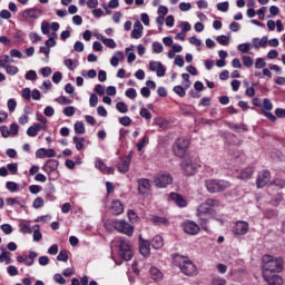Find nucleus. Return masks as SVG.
I'll list each match as a JSON object with an SVG mask.
<instances>
[{"label": "nucleus", "mask_w": 285, "mask_h": 285, "mask_svg": "<svg viewBox=\"0 0 285 285\" xmlns=\"http://www.w3.org/2000/svg\"><path fill=\"white\" fill-rule=\"evenodd\" d=\"M116 108L118 111L126 114L128 112V105H126V102H117Z\"/></svg>", "instance_id": "54"}, {"label": "nucleus", "mask_w": 285, "mask_h": 285, "mask_svg": "<svg viewBox=\"0 0 285 285\" xmlns=\"http://www.w3.org/2000/svg\"><path fill=\"white\" fill-rule=\"evenodd\" d=\"M68 258H69L68 250H66V249L60 250L57 256L58 262H68Z\"/></svg>", "instance_id": "41"}, {"label": "nucleus", "mask_w": 285, "mask_h": 285, "mask_svg": "<svg viewBox=\"0 0 285 285\" xmlns=\"http://www.w3.org/2000/svg\"><path fill=\"white\" fill-rule=\"evenodd\" d=\"M139 240V252L144 257H148L150 255V240L144 239L141 236L138 238Z\"/></svg>", "instance_id": "15"}, {"label": "nucleus", "mask_w": 285, "mask_h": 285, "mask_svg": "<svg viewBox=\"0 0 285 285\" xmlns=\"http://www.w3.org/2000/svg\"><path fill=\"white\" fill-rule=\"evenodd\" d=\"M33 242H41L43 235L41 234V227L39 225H33Z\"/></svg>", "instance_id": "31"}, {"label": "nucleus", "mask_w": 285, "mask_h": 285, "mask_svg": "<svg viewBox=\"0 0 285 285\" xmlns=\"http://www.w3.org/2000/svg\"><path fill=\"white\" fill-rule=\"evenodd\" d=\"M218 199L207 198L196 208V217L198 218V224L203 230H206V233L210 230V227H208L210 215H215V208H218Z\"/></svg>", "instance_id": "1"}, {"label": "nucleus", "mask_w": 285, "mask_h": 285, "mask_svg": "<svg viewBox=\"0 0 285 285\" xmlns=\"http://www.w3.org/2000/svg\"><path fill=\"white\" fill-rule=\"evenodd\" d=\"M6 202L8 206H14V204H17L18 206L23 207L26 205V200L21 199V197L7 198Z\"/></svg>", "instance_id": "28"}, {"label": "nucleus", "mask_w": 285, "mask_h": 285, "mask_svg": "<svg viewBox=\"0 0 285 285\" xmlns=\"http://www.w3.org/2000/svg\"><path fill=\"white\" fill-rule=\"evenodd\" d=\"M181 227H183L184 233H186L187 235H198L199 230H202V228H199L197 223H195L193 220L184 222L181 224Z\"/></svg>", "instance_id": "11"}, {"label": "nucleus", "mask_w": 285, "mask_h": 285, "mask_svg": "<svg viewBox=\"0 0 285 285\" xmlns=\"http://www.w3.org/2000/svg\"><path fill=\"white\" fill-rule=\"evenodd\" d=\"M105 228L107 230H117L122 235H127V237H132V233H135V227L126 219H108L105 222Z\"/></svg>", "instance_id": "3"}, {"label": "nucleus", "mask_w": 285, "mask_h": 285, "mask_svg": "<svg viewBox=\"0 0 285 285\" xmlns=\"http://www.w3.org/2000/svg\"><path fill=\"white\" fill-rule=\"evenodd\" d=\"M153 248L156 250H159L160 248H164V237L156 235L151 242H150Z\"/></svg>", "instance_id": "25"}, {"label": "nucleus", "mask_w": 285, "mask_h": 285, "mask_svg": "<svg viewBox=\"0 0 285 285\" xmlns=\"http://www.w3.org/2000/svg\"><path fill=\"white\" fill-rule=\"evenodd\" d=\"M38 254L37 252H30L27 257H24V264L26 266H32L35 264V259H37Z\"/></svg>", "instance_id": "33"}, {"label": "nucleus", "mask_w": 285, "mask_h": 285, "mask_svg": "<svg viewBox=\"0 0 285 285\" xmlns=\"http://www.w3.org/2000/svg\"><path fill=\"white\" fill-rule=\"evenodd\" d=\"M205 188L212 195L224 193V190H228V188H230V181L224 179H206Z\"/></svg>", "instance_id": "7"}, {"label": "nucleus", "mask_w": 285, "mask_h": 285, "mask_svg": "<svg viewBox=\"0 0 285 285\" xmlns=\"http://www.w3.org/2000/svg\"><path fill=\"white\" fill-rule=\"evenodd\" d=\"M262 268L263 275H273L276 273H282V269L284 268V261L279 257L264 255Z\"/></svg>", "instance_id": "2"}, {"label": "nucleus", "mask_w": 285, "mask_h": 285, "mask_svg": "<svg viewBox=\"0 0 285 285\" xmlns=\"http://www.w3.org/2000/svg\"><path fill=\"white\" fill-rule=\"evenodd\" d=\"M7 170H9V173H11V175H17V173H19V165L17 163L8 164Z\"/></svg>", "instance_id": "39"}, {"label": "nucleus", "mask_w": 285, "mask_h": 285, "mask_svg": "<svg viewBox=\"0 0 285 285\" xmlns=\"http://www.w3.org/2000/svg\"><path fill=\"white\" fill-rule=\"evenodd\" d=\"M169 197H170L171 202H174V204H176V206H178L179 208H186V206H188V203L186 202L184 196H181L177 193H170Z\"/></svg>", "instance_id": "16"}, {"label": "nucleus", "mask_w": 285, "mask_h": 285, "mask_svg": "<svg viewBox=\"0 0 285 285\" xmlns=\"http://www.w3.org/2000/svg\"><path fill=\"white\" fill-rule=\"evenodd\" d=\"M154 184L156 188H166V186L173 184V176L170 174H158L154 178Z\"/></svg>", "instance_id": "9"}, {"label": "nucleus", "mask_w": 285, "mask_h": 285, "mask_svg": "<svg viewBox=\"0 0 285 285\" xmlns=\"http://www.w3.org/2000/svg\"><path fill=\"white\" fill-rule=\"evenodd\" d=\"M263 277H264L265 282L268 285H282V284H284V281L277 274H265V275H263Z\"/></svg>", "instance_id": "17"}, {"label": "nucleus", "mask_w": 285, "mask_h": 285, "mask_svg": "<svg viewBox=\"0 0 285 285\" xmlns=\"http://www.w3.org/2000/svg\"><path fill=\"white\" fill-rule=\"evenodd\" d=\"M271 181V171L264 169L258 174V177L256 179V186L257 188H264L268 185Z\"/></svg>", "instance_id": "12"}, {"label": "nucleus", "mask_w": 285, "mask_h": 285, "mask_svg": "<svg viewBox=\"0 0 285 285\" xmlns=\"http://www.w3.org/2000/svg\"><path fill=\"white\" fill-rule=\"evenodd\" d=\"M96 168L105 175H115V168L106 166L101 159L96 160Z\"/></svg>", "instance_id": "21"}, {"label": "nucleus", "mask_w": 285, "mask_h": 285, "mask_svg": "<svg viewBox=\"0 0 285 285\" xmlns=\"http://www.w3.org/2000/svg\"><path fill=\"white\" fill-rule=\"evenodd\" d=\"M126 97H128V99H136L137 98V90L135 88H129L126 92H125Z\"/></svg>", "instance_id": "56"}, {"label": "nucleus", "mask_w": 285, "mask_h": 285, "mask_svg": "<svg viewBox=\"0 0 285 285\" xmlns=\"http://www.w3.org/2000/svg\"><path fill=\"white\" fill-rule=\"evenodd\" d=\"M6 187L10 193H17L18 185L14 181H7Z\"/></svg>", "instance_id": "59"}, {"label": "nucleus", "mask_w": 285, "mask_h": 285, "mask_svg": "<svg viewBox=\"0 0 285 285\" xmlns=\"http://www.w3.org/2000/svg\"><path fill=\"white\" fill-rule=\"evenodd\" d=\"M249 225L247 222L238 220L234 226V233L236 235H246L248 233Z\"/></svg>", "instance_id": "18"}, {"label": "nucleus", "mask_w": 285, "mask_h": 285, "mask_svg": "<svg viewBox=\"0 0 285 285\" xmlns=\"http://www.w3.org/2000/svg\"><path fill=\"white\" fill-rule=\"evenodd\" d=\"M43 204H45L43 198L37 197V198L33 200L32 206H33V208L37 209V208L43 207Z\"/></svg>", "instance_id": "62"}, {"label": "nucleus", "mask_w": 285, "mask_h": 285, "mask_svg": "<svg viewBox=\"0 0 285 285\" xmlns=\"http://www.w3.org/2000/svg\"><path fill=\"white\" fill-rule=\"evenodd\" d=\"M147 142H148V136H144L141 140L137 144L138 153H141V150H144V147L146 146Z\"/></svg>", "instance_id": "50"}, {"label": "nucleus", "mask_w": 285, "mask_h": 285, "mask_svg": "<svg viewBox=\"0 0 285 285\" xmlns=\"http://www.w3.org/2000/svg\"><path fill=\"white\" fill-rule=\"evenodd\" d=\"M124 59V52L117 51L116 56H114L110 60V65L114 66V68H117L119 66V61H122Z\"/></svg>", "instance_id": "30"}, {"label": "nucleus", "mask_w": 285, "mask_h": 285, "mask_svg": "<svg viewBox=\"0 0 285 285\" xmlns=\"http://www.w3.org/2000/svg\"><path fill=\"white\" fill-rule=\"evenodd\" d=\"M110 213H112L116 216L121 215L124 213V204H121V202L119 200H114L111 203Z\"/></svg>", "instance_id": "23"}, {"label": "nucleus", "mask_w": 285, "mask_h": 285, "mask_svg": "<svg viewBox=\"0 0 285 285\" xmlns=\"http://www.w3.org/2000/svg\"><path fill=\"white\" fill-rule=\"evenodd\" d=\"M73 130L77 135H85L86 134V126L83 125V121H77L73 125Z\"/></svg>", "instance_id": "32"}, {"label": "nucleus", "mask_w": 285, "mask_h": 285, "mask_svg": "<svg viewBox=\"0 0 285 285\" xmlns=\"http://www.w3.org/2000/svg\"><path fill=\"white\" fill-rule=\"evenodd\" d=\"M102 43L106 45L107 48H111V49L117 48V42H115L112 38H105Z\"/></svg>", "instance_id": "51"}, {"label": "nucleus", "mask_w": 285, "mask_h": 285, "mask_svg": "<svg viewBox=\"0 0 285 285\" xmlns=\"http://www.w3.org/2000/svg\"><path fill=\"white\" fill-rule=\"evenodd\" d=\"M268 45V37L264 36L262 39L254 38L252 40V48H266Z\"/></svg>", "instance_id": "24"}, {"label": "nucleus", "mask_w": 285, "mask_h": 285, "mask_svg": "<svg viewBox=\"0 0 285 285\" xmlns=\"http://www.w3.org/2000/svg\"><path fill=\"white\" fill-rule=\"evenodd\" d=\"M119 124H121V126H130V124H132V119L128 116H124L119 118Z\"/></svg>", "instance_id": "60"}, {"label": "nucleus", "mask_w": 285, "mask_h": 285, "mask_svg": "<svg viewBox=\"0 0 285 285\" xmlns=\"http://www.w3.org/2000/svg\"><path fill=\"white\" fill-rule=\"evenodd\" d=\"M65 66H66L69 70H75V68H77V62H75V60H72V59H66V60H65Z\"/></svg>", "instance_id": "58"}, {"label": "nucleus", "mask_w": 285, "mask_h": 285, "mask_svg": "<svg viewBox=\"0 0 285 285\" xmlns=\"http://www.w3.org/2000/svg\"><path fill=\"white\" fill-rule=\"evenodd\" d=\"M174 92L178 95V97H186V89L180 85L174 87Z\"/></svg>", "instance_id": "42"}, {"label": "nucleus", "mask_w": 285, "mask_h": 285, "mask_svg": "<svg viewBox=\"0 0 285 285\" xmlns=\"http://www.w3.org/2000/svg\"><path fill=\"white\" fill-rule=\"evenodd\" d=\"M0 262L9 265L12 264V258H10V252H3L0 254Z\"/></svg>", "instance_id": "36"}, {"label": "nucleus", "mask_w": 285, "mask_h": 285, "mask_svg": "<svg viewBox=\"0 0 285 285\" xmlns=\"http://www.w3.org/2000/svg\"><path fill=\"white\" fill-rule=\"evenodd\" d=\"M24 79H27V81H37V71H35V70H29V71L24 75Z\"/></svg>", "instance_id": "46"}, {"label": "nucleus", "mask_w": 285, "mask_h": 285, "mask_svg": "<svg viewBox=\"0 0 285 285\" xmlns=\"http://www.w3.org/2000/svg\"><path fill=\"white\" fill-rule=\"evenodd\" d=\"M153 188V181L148 178L138 179V193L139 195H146Z\"/></svg>", "instance_id": "13"}, {"label": "nucleus", "mask_w": 285, "mask_h": 285, "mask_svg": "<svg viewBox=\"0 0 285 285\" xmlns=\"http://www.w3.org/2000/svg\"><path fill=\"white\" fill-rule=\"evenodd\" d=\"M271 110H273V102L271 101V99L264 98L263 109L261 110L262 115L269 119V121H277V118L275 117V115H273V112H271Z\"/></svg>", "instance_id": "10"}, {"label": "nucleus", "mask_w": 285, "mask_h": 285, "mask_svg": "<svg viewBox=\"0 0 285 285\" xmlns=\"http://www.w3.org/2000/svg\"><path fill=\"white\" fill-rule=\"evenodd\" d=\"M149 69L151 72H156L157 77H165L166 75V68H164V65L159 61H150Z\"/></svg>", "instance_id": "14"}, {"label": "nucleus", "mask_w": 285, "mask_h": 285, "mask_svg": "<svg viewBox=\"0 0 285 285\" xmlns=\"http://www.w3.org/2000/svg\"><path fill=\"white\" fill-rule=\"evenodd\" d=\"M56 101H57V104H60V106H68V105L72 104V100H70L66 96H60V97L56 98Z\"/></svg>", "instance_id": "37"}, {"label": "nucleus", "mask_w": 285, "mask_h": 285, "mask_svg": "<svg viewBox=\"0 0 285 285\" xmlns=\"http://www.w3.org/2000/svg\"><path fill=\"white\" fill-rule=\"evenodd\" d=\"M153 50L156 55H161V52H164V45H161V42H154Z\"/></svg>", "instance_id": "48"}, {"label": "nucleus", "mask_w": 285, "mask_h": 285, "mask_svg": "<svg viewBox=\"0 0 285 285\" xmlns=\"http://www.w3.org/2000/svg\"><path fill=\"white\" fill-rule=\"evenodd\" d=\"M73 142L76 144V149L81 150L83 148V144H86V138L73 136Z\"/></svg>", "instance_id": "34"}, {"label": "nucleus", "mask_w": 285, "mask_h": 285, "mask_svg": "<svg viewBox=\"0 0 285 285\" xmlns=\"http://www.w3.org/2000/svg\"><path fill=\"white\" fill-rule=\"evenodd\" d=\"M264 217H266V219H274V217H277V210H275V209H266L264 212Z\"/></svg>", "instance_id": "47"}, {"label": "nucleus", "mask_w": 285, "mask_h": 285, "mask_svg": "<svg viewBox=\"0 0 285 285\" xmlns=\"http://www.w3.org/2000/svg\"><path fill=\"white\" fill-rule=\"evenodd\" d=\"M61 79H63V75L60 71H57L52 76L53 83H60Z\"/></svg>", "instance_id": "63"}, {"label": "nucleus", "mask_w": 285, "mask_h": 285, "mask_svg": "<svg viewBox=\"0 0 285 285\" xmlns=\"http://www.w3.org/2000/svg\"><path fill=\"white\" fill-rule=\"evenodd\" d=\"M256 70H262V68H266V61L264 58H257L255 62Z\"/></svg>", "instance_id": "52"}, {"label": "nucleus", "mask_w": 285, "mask_h": 285, "mask_svg": "<svg viewBox=\"0 0 285 285\" xmlns=\"http://www.w3.org/2000/svg\"><path fill=\"white\" fill-rule=\"evenodd\" d=\"M7 106H8L9 112H14V110H17V100L12 98L9 99Z\"/></svg>", "instance_id": "53"}, {"label": "nucleus", "mask_w": 285, "mask_h": 285, "mask_svg": "<svg viewBox=\"0 0 285 285\" xmlns=\"http://www.w3.org/2000/svg\"><path fill=\"white\" fill-rule=\"evenodd\" d=\"M149 273H150L151 279H154L155 282H159L160 279L164 278V274L157 267H151Z\"/></svg>", "instance_id": "27"}, {"label": "nucleus", "mask_w": 285, "mask_h": 285, "mask_svg": "<svg viewBox=\"0 0 285 285\" xmlns=\"http://www.w3.org/2000/svg\"><path fill=\"white\" fill-rule=\"evenodd\" d=\"M174 264L175 266H178L180 272L188 277H195V275H197V267L195 266V263H193V261L186 256L176 255L174 257Z\"/></svg>", "instance_id": "5"}, {"label": "nucleus", "mask_w": 285, "mask_h": 285, "mask_svg": "<svg viewBox=\"0 0 285 285\" xmlns=\"http://www.w3.org/2000/svg\"><path fill=\"white\" fill-rule=\"evenodd\" d=\"M139 115L142 117V119H147V121L153 119V114H150L147 108H141Z\"/></svg>", "instance_id": "43"}, {"label": "nucleus", "mask_w": 285, "mask_h": 285, "mask_svg": "<svg viewBox=\"0 0 285 285\" xmlns=\"http://www.w3.org/2000/svg\"><path fill=\"white\" fill-rule=\"evenodd\" d=\"M63 115H66V117H72L75 115V107H66Z\"/></svg>", "instance_id": "64"}, {"label": "nucleus", "mask_w": 285, "mask_h": 285, "mask_svg": "<svg viewBox=\"0 0 285 285\" xmlns=\"http://www.w3.org/2000/svg\"><path fill=\"white\" fill-rule=\"evenodd\" d=\"M111 244L118 248V255L121 259H125V262H130V259H132V245L130 244V240L124 237H116Z\"/></svg>", "instance_id": "4"}, {"label": "nucleus", "mask_w": 285, "mask_h": 285, "mask_svg": "<svg viewBox=\"0 0 285 285\" xmlns=\"http://www.w3.org/2000/svg\"><path fill=\"white\" fill-rule=\"evenodd\" d=\"M40 16H41V10L35 9V8L26 9L22 12L23 19H39Z\"/></svg>", "instance_id": "20"}, {"label": "nucleus", "mask_w": 285, "mask_h": 285, "mask_svg": "<svg viewBox=\"0 0 285 285\" xmlns=\"http://www.w3.org/2000/svg\"><path fill=\"white\" fill-rule=\"evenodd\" d=\"M228 1H225V2H219L217 4V10H219V12H228Z\"/></svg>", "instance_id": "55"}, {"label": "nucleus", "mask_w": 285, "mask_h": 285, "mask_svg": "<svg viewBox=\"0 0 285 285\" xmlns=\"http://www.w3.org/2000/svg\"><path fill=\"white\" fill-rule=\"evenodd\" d=\"M0 228L4 235H11L12 233V226L10 224H3Z\"/></svg>", "instance_id": "61"}, {"label": "nucleus", "mask_w": 285, "mask_h": 285, "mask_svg": "<svg viewBox=\"0 0 285 285\" xmlns=\"http://www.w3.org/2000/svg\"><path fill=\"white\" fill-rule=\"evenodd\" d=\"M4 69L7 75H11V76H14L17 75V72H19V68H17V66L14 65H8Z\"/></svg>", "instance_id": "45"}, {"label": "nucleus", "mask_w": 285, "mask_h": 285, "mask_svg": "<svg viewBox=\"0 0 285 285\" xmlns=\"http://www.w3.org/2000/svg\"><path fill=\"white\" fill-rule=\"evenodd\" d=\"M250 48H253V45L250 42L238 45L239 52H243L244 55H246V52H248V50H250Z\"/></svg>", "instance_id": "40"}, {"label": "nucleus", "mask_w": 285, "mask_h": 285, "mask_svg": "<svg viewBox=\"0 0 285 285\" xmlns=\"http://www.w3.org/2000/svg\"><path fill=\"white\" fill-rule=\"evenodd\" d=\"M216 41H217V43H219L220 46H228V43H229V39H228V37L225 36V35L218 36V37L216 38Z\"/></svg>", "instance_id": "49"}, {"label": "nucleus", "mask_w": 285, "mask_h": 285, "mask_svg": "<svg viewBox=\"0 0 285 285\" xmlns=\"http://www.w3.org/2000/svg\"><path fill=\"white\" fill-rule=\"evenodd\" d=\"M59 168V160L56 159H49L43 166L42 170L47 173V175H50L51 173H55Z\"/></svg>", "instance_id": "19"}, {"label": "nucleus", "mask_w": 285, "mask_h": 285, "mask_svg": "<svg viewBox=\"0 0 285 285\" xmlns=\"http://www.w3.org/2000/svg\"><path fill=\"white\" fill-rule=\"evenodd\" d=\"M14 60L10 58L8 55H3L0 57V68H8V63H12Z\"/></svg>", "instance_id": "35"}, {"label": "nucleus", "mask_w": 285, "mask_h": 285, "mask_svg": "<svg viewBox=\"0 0 285 285\" xmlns=\"http://www.w3.org/2000/svg\"><path fill=\"white\" fill-rule=\"evenodd\" d=\"M189 141L186 138H178L173 145V153L176 157H186Z\"/></svg>", "instance_id": "8"}, {"label": "nucleus", "mask_w": 285, "mask_h": 285, "mask_svg": "<svg viewBox=\"0 0 285 285\" xmlns=\"http://www.w3.org/2000/svg\"><path fill=\"white\" fill-rule=\"evenodd\" d=\"M117 168L119 173H128L130 170V159L122 158Z\"/></svg>", "instance_id": "26"}, {"label": "nucleus", "mask_w": 285, "mask_h": 285, "mask_svg": "<svg viewBox=\"0 0 285 285\" xmlns=\"http://www.w3.org/2000/svg\"><path fill=\"white\" fill-rule=\"evenodd\" d=\"M243 65L245 66V68H252L253 59L250 58V56H243Z\"/></svg>", "instance_id": "57"}, {"label": "nucleus", "mask_w": 285, "mask_h": 285, "mask_svg": "<svg viewBox=\"0 0 285 285\" xmlns=\"http://www.w3.org/2000/svg\"><path fill=\"white\" fill-rule=\"evenodd\" d=\"M253 173L254 169L253 167H246L245 169L242 170L240 175H239V179H250V177H253Z\"/></svg>", "instance_id": "29"}, {"label": "nucleus", "mask_w": 285, "mask_h": 285, "mask_svg": "<svg viewBox=\"0 0 285 285\" xmlns=\"http://www.w3.org/2000/svg\"><path fill=\"white\" fill-rule=\"evenodd\" d=\"M180 168L184 175H186L187 177H193V175H197V173H199V168H202V160L195 156L185 158L180 163Z\"/></svg>", "instance_id": "6"}, {"label": "nucleus", "mask_w": 285, "mask_h": 285, "mask_svg": "<svg viewBox=\"0 0 285 285\" xmlns=\"http://www.w3.org/2000/svg\"><path fill=\"white\" fill-rule=\"evenodd\" d=\"M128 218L132 224H137V222H139V216L132 209L128 210Z\"/></svg>", "instance_id": "44"}, {"label": "nucleus", "mask_w": 285, "mask_h": 285, "mask_svg": "<svg viewBox=\"0 0 285 285\" xmlns=\"http://www.w3.org/2000/svg\"><path fill=\"white\" fill-rule=\"evenodd\" d=\"M141 35H144V24H141V22H139V21H136L134 23L131 37H132V39H141Z\"/></svg>", "instance_id": "22"}, {"label": "nucleus", "mask_w": 285, "mask_h": 285, "mask_svg": "<svg viewBox=\"0 0 285 285\" xmlns=\"http://www.w3.org/2000/svg\"><path fill=\"white\" fill-rule=\"evenodd\" d=\"M151 222H154V224H164L165 226H168V218L166 217L153 216Z\"/></svg>", "instance_id": "38"}]
</instances>
